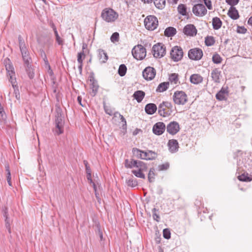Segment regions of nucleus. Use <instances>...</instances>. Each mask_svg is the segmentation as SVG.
<instances>
[{
    "label": "nucleus",
    "mask_w": 252,
    "mask_h": 252,
    "mask_svg": "<svg viewBox=\"0 0 252 252\" xmlns=\"http://www.w3.org/2000/svg\"><path fill=\"white\" fill-rule=\"evenodd\" d=\"M54 33L56 36V40L58 44L60 45H63V40L60 37L58 31H56L54 32Z\"/></svg>",
    "instance_id": "53"
},
{
    "label": "nucleus",
    "mask_w": 252,
    "mask_h": 252,
    "mask_svg": "<svg viewBox=\"0 0 252 252\" xmlns=\"http://www.w3.org/2000/svg\"><path fill=\"white\" fill-rule=\"evenodd\" d=\"M156 69L151 66L146 67L142 72L143 78L146 80H153L156 75Z\"/></svg>",
    "instance_id": "9"
},
{
    "label": "nucleus",
    "mask_w": 252,
    "mask_h": 252,
    "mask_svg": "<svg viewBox=\"0 0 252 252\" xmlns=\"http://www.w3.org/2000/svg\"><path fill=\"white\" fill-rule=\"evenodd\" d=\"M173 100L177 105H184L188 100V96L183 91H176L173 95Z\"/></svg>",
    "instance_id": "3"
},
{
    "label": "nucleus",
    "mask_w": 252,
    "mask_h": 252,
    "mask_svg": "<svg viewBox=\"0 0 252 252\" xmlns=\"http://www.w3.org/2000/svg\"><path fill=\"white\" fill-rule=\"evenodd\" d=\"M111 40L112 42L118 41L119 39V34L118 32H114L111 36Z\"/></svg>",
    "instance_id": "54"
},
{
    "label": "nucleus",
    "mask_w": 252,
    "mask_h": 252,
    "mask_svg": "<svg viewBox=\"0 0 252 252\" xmlns=\"http://www.w3.org/2000/svg\"><path fill=\"white\" fill-rule=\"evenodd\" d=\"M4 220H5V227L7 228V229L8 230L9 233H11V228H10V224H11V220H10V218L8 217V218H5Z\"/></svg>",
    "instance_id": "52"
},
{
    "label": "nucleus",
    "mask_w": 252,
    "mask_h": 252,
    "mask_svg": "<svg viewBox=\"0 0 252 252\" xmlns=\"http://www.w3.org/2000/svg\"><path fill=\"white\" fill-rule=\"evenodd\" d=\"M212 61L215 63L219 64L222 62V58L218 54H215L212 57Z\"/></svg>",
    "instance_id": "44"
},
{
    "label": "nucleus",
    "mask_w": 252,
    "mask_h": 252,
    "mask_svg": "<svg viewBox=\"0 0 252 252\" xmlns=\"http://www.w3.org/2000/svg\"><path fill=\"white\" fill-rule=\"evenodd\" d=\"M183 32L188 36H193L196 35L197 30L193 25L188 24L184 28Z\"/></svg>",
    "instance_id": "12"
},
{
    "label": "nucleus",
    "mask_w": 252,
    "mask_h": 252,
    "mask_svg": "<svg viewBox=\"0 0 252 252\" xmlns=\"http://www.w3.org/2000/svg\"><path fill=\"white\" fill-rule=\"evenodd\" d=\"M168 146L171 153H175L179 148L178 142L176 139L169 140L168 142Z\"/></svg>",
    "instance_id": "16"
},
{
    "label": "nucleus",
    "mask_w": 252,
    "mask_h": 252,
    "mask_svg": "<svg viewBox=\"0 0 252 252\" xmlns=\"http://www.w3.org/2000/svg\"><path fill=\"white\" fill-rule=\"evenodd\" d=\"M98 58L101 63H105L108 59L107 53L101 49L97 50Z\"/></svg>",
    "instance_id": "23"
},
{
    "label": "nucleus",
    "mask_w": 252,
    "mask_h": 252,
    "mask_svg": "<svg viewBox=\"0 0 252 252\" xmlns=\"http://www.w3.org/2000/svg\"><path fill=\"white\" fill-rule=\"evenodd\" d=\"M13 89H14V94L15 95V97L16 98V99L17 100H20V93H19V91L18 89V86H16L15 88H13Z\"/></svg>",
    "instance_id": "59"
},
{
    "label": "nucleus",
    "mask_w": 252,
    "mask_h": 252,
    "mask_svg": "<svg viewBox=\"0 0 252 252\" xmlns=\"http://www.w3.org/2000/svg\"><path fill=\"white\" fill-rule=\"evenodd\" d=\"M177 32L176 29L174 27H169L167 28L164 31V35L167 37H172L176 34Z\"/></svg>",
    "instance_id": "29"
},
{
    "label": "nucleus",
    "mask_w": 252,
    "mask_h": 252,
    "mask_svg": "<svg viewBox=\"0 0 252 252\" xmlns=\"http://www.w3.org/2000/svg\"><path fill=\"white\" fill-rule=\"evenodd\" d=\"M7 76L9 77V81L11 83L12 87L15 88L16 86H17V83L15 77V73L13 74H7Z\"/></svg>",
    "instance_id": "37"
},
{
    "label": "nucleus",
    "mask_w": 252,
    "mask_h": 252,
    "mask_svg": "<svg viewBox=\"0 0 252 252\" xmlns=\"http://www.w3.org/2000/svg\"><path fill=\"white\" fill-rule=\"evenodd\" d=\"M85 57V55L83 51L78 53L77 62L79 63H83V59Z\"/></svg>",
    "instance_id": "49"
},
{
    "label": "nucleus",
    "mask_w": 252,
    "mask_h": 252,
    "mask_svg": "<svg viewBox=\"0 0 252 252\" xmlns=\"http://www.w3.org/2000/svg\"><path fill=\"white\" fill-rule=\"evenodd\" d=\"M238 179L240 181L249 182L252 181V175H249L248 173H244L239 175Z\"/></svg>",
    "instance_id": "28"
},
{
    "label": "nucleus",
    "mask_w": 252,
    "mask_h": 252,
    "mask_svg": "<svg viewBox=\"0 0 252 252\" xmlns=\"http://www.w3.org/2000/svg\"><path fill=\"white\" fill-rule=\"evenodd\" d=\"M169 167V163L166 162L165 163L160 164L158 166V169L159 171L166 170Z\"/></svg>",
    "instance_id": "51"
},
{
    "label": "nucleus",
    "mask_w": 252,
    "mask_h": 252,
    "mask_svg": "<svg viewBox=\"0 0 252 252\" xmlns=\"http://www.w3.org/2000/svg\"><path fill=\"white\" fill-rule=\"evenodd\" d=\"M227 15L233 20H237L239 18L238 11L236 7L231 6L228 11Z\"/></svg>",
    "instance_id": "20"
},
{
    "label": "nucleus",
    "mask_w": 252,
    "mask_h": 252,
    "mask_svg": "<svg viewBox=\"0 0 252 252\" xmlns=\"http://www.w3.org/2000/svg\"><path fill=\"white\" fill-rule=\"evenodd\" d=\"M207 12V9L203 4L198 3L192 7V12L196 16L202 17L206 14Z\"/></svg>",
    "instance_id": "7"
},
{
    "label": "nucleus",
    "mask_w": 252,
    "mask_h": 252,
    "mask_svg": "<svg viewBox=\"0 0 252 252\" xmlns=\"http://www.w3.org/2000/svg\"><path fill=\"white\" fill-rule=\"evenodd\" d=\"M169 80L171 83H173L174 84H177L179 80L178 74L176 73L171 74L169 76Z\"/></svg>",
    "instance_id": "40"
},
{
    "label": "nucleus",
    "mask_w": 252,
    "mask_h": 252,
    "mask_svg": "<svg viewBox=\"0 0 252 252\" xmlns=\"http://www.w3.org/2000/svg\"><path fill=\"white\" fill-rule=\"evenodd\" d=\"M228 88H224L222 87L221 90L216 94V97L219 100H223L226 99V96L228 95Z\"/></svg>",
    "instance_id": "19"
},
{
    "label": "nucleus",
    "mask_w": 252,
    "mask_h": 252,
    "mask_svg": "<svg viewBox=\"0 0 252 252\" xmlns=\"http://www.w3.org/2000/svg\"><path fill=\"white\" fill-rule=\"evenodd\" d=\"M190 81L194 84H198L203 81V77L199 74H193L190 76Z\"/></svg>",
    "instance_id": "24"
},
{
    "label": "nucleus",
    "mask_w": 252,
    "mask_h": 252,
    "mask_svg": "<svg viewBox=\"0 0 252 252\" xmlns=\"http://www.w3.org/2000/svg\"><path fill=\"white\" fill-rule=\"evenodd\" d=\"M18 41L20 50L27 48L26 46L25 41L21 35H19L18 36Z\"/></svg>",
    "instance_id": "46"
},
{
    "label": "nucleus",
    "mask_w": 252,
    "mask_h": 252,
    "mask_svg": "<svg viewBox=\"0 0 252 252\" xmlns=\"http://www.w3.org/2000/svg\"><path fill=\"white\" fill-rule=\"evenodd\" d=\"M118 13L110 8L104 9L101 14L102 19L108 23L115 21L118 19Z\"/></svg>",
    "instance_id": "1"
},
{
    "label": "nucleus",
    "mask_w": 252,
    "mask_h": 252,
    "mask_svg": "<svg viewBox=\"0 0 252 252\" xmlns=\"http://www.w3.org/2000/svg\"><path fill=\"white\" fill-rule=\"evenodd\" d=\"M247 31V30L244 26H238L237 29V32L239 33H245Z\"/></svg>",
    "instance_id": "56"
},
{
    "label": "nucleus",
    "mask_w": 252,
    "mask_h": 252,
    "mask_svg": "<svg viewBox=\"0 0 252 252\" xmlns=\"http://www.w3.org/2000/svg\"><path fill=\"white\" fill-rule=\"evenodd\" d=\"M162 103H163V105L166 107L167 110H172L173 106L171 102L168 101H163Z\"/></svg>",
    "instance_id": "57"
},
{
    "label": "nucleus",
    "mask_w": 252,
    "mask_h": 252,
    "mask_svg": "<svg viewBox=\"0 0 252 252\" xmlns=\"http://www.w3.org/2000/svg\"><path fill=\"white\" fill-rule=\"evenodd\" d=\"M24 66L29 77L31 79H33L34 77V69L33 68L32 65L31 64V63L24 64Z\"/></svg>",
    "instance_id": "18"
},
{
    "label": "nucleus",
    "mask_w": 252,
    "mask_h": 252,
    "mask_svg": "<svg viewBox=\"0 0 252 252\" xmlns=\"http://www.w3.org/2000/svg\"><path fill=\"white\" fill-rule=\"evenodd\" d=\"M87 179H88V181H90V183H92L93 182L92 179V175L90 173H89V174H87Z\"/></svg>",
    "instance_id": "64"
},
{
    "label": "nucleus",
    "mask_w": 252,
    "mask_h": 252,
    "mask_svg": "<svg viewBox=\"0 0 252 252\" xmlns=\"http://www.w3.org/2000/svg\"><path fill=\"white\" fill-rule=\"evenodd\" d=\"M183 56V51L180 46H175L172 48L170 51V57L174 62L180 61Z\"/></svg>",
    "instance_id": "6"
},
{
    "label": "nucleus",
    "mask_w": 252,
    "mask_h": 252,
    "mask_svg": "<svg viewBox=\"0 0 252 252\" xmlns=\"http://www.w3.org/2000/svg\"><path fill=\"white\" fill-rule=\"evenodd\" d=\"M3 64L5 67L7 75L9 74H15V72L13 65L9 58H6L3 60Z\"/></svg>",
    "instance_id": "13"
},
{
    "label": "nucleus",
    "mask_w": 252,
    "mask_h": 252,
    "mask_svg": "<svg viewBox=\"0 0 252 252\" xmlns=\"http://www.w3.org/2000/svg\"><path fill=\"white\" fill-rule=\"evenodd\" d=\"M134 161H136V160L131 159V161H129L128 159H126L125 160V167L127 168H132L135 167L136 165L134 164Z\"/></svg>",
    "instance_id": "41"
},
{
    "label": "nucleus",
    "mask_w": 252,
    "mask_h": 252,
    "mask_svg": "<svg viewBox=\"0 0 252 252\" xmlns=\"http://www.w3.org/2000/svg\"><path fill=\"white\" fill-rule=\"evenodd\" d=\"M119 117L120 118V120H121V122L123 123V124H122V127L123 129H125V128H126V121L125 119V118L124 117V116L120 114H119Z\"/></svg>",
    "instance_id": "58"
},
{
    "label": "nucleus",
    "mask_w": 252,
    "mask_h": 252,
    "mask_svg": "<svg viewBox=\"0 0 252 252\" xmlns=\"http://www.w3.org/2000/svg\"><path fill=\"white\" fill-rule=\"evenodd\" d=\"M143 171L144 170H141L138 169V170H132L131 172L132 174H133L136 177L142 179H145V176L142 173Z\"/></svg>",
    "instance_id": "43"
},
{
    "label": "nucleus",
    "mask_w": 252,
    "mask_h": 252,
    "mask_svg": "<svg viewBox=\"0 0 252 252\" xmlns=\"http://www.w3.org/2000/svg\"><path fill=\"white\" fill-rule=\"evenodd\" d=\"M158 112L160 116L163 117L169 116L171 115L172 110H167L166 107L163 105L162 103H161L158 107Z\"/></svg>",
    "instance_id": "14"
},
{
    "label": "nucleus",
    "mask_w": 252,
    "mask_h": 252,
    "mask_svg": "<svg viewBox=\"0 0 252 252\" xmlns=\"http://www.w3.org/2000/svg\"><path fill=\"white\" fill-rule=\"evenodd\" d=\"M163 236L166 239H169L171 237V232L168 228L164 229L163 230Z\"/></svg>",
    "instance_id": "50"
},
{
    "label": "nucleus",
    "mask_w": 252,
    "mask_h": 252,
    "mask_svg": "<svg viewBox=\"0 0 252 252\" xmlns=\"http://www.w3.org/2000/svg\"><path fill=\"white\" fill-rule=\"evenodd\" d=\"M145 95V93L143 91H137L133 94V97L138 102L140 103L142 101Z\"/></svg>",
    "instance_id": "25"
},
{
    "label": "nucleus",
    "mask_w": 252,
    "mask_h": 252,
    "mask_svg": "<svg viewBox=\"0 0 252 252\" xmlns=\"http://www.w3.org/2000/svg\"><path fill=\"white\" fill-rule=\"evenodd\" d=\"M131 53L134 58L136 60H142L146 56V49L140 44L134 46L132 49Z\"/></svg>",
    "instance_id": "2"
},
{
    "label": "nucleus",
    "mask_w": 252,
    "mask_h": 252,
    "mask_svg": "<svg viewBox=\"0 0 252 252\" xmlns=\"http://www.w3.org/2000/svg\"><path fill=\"white\" fill-rule=\"evenodd\" d=\"M166 128L165 125L163 122H158L153 127V133L157 135H160L163 133Z\"/></svg>",
    "instance_id": "10"
},
{
    "label": "nucleus",
    "mask_w": 252,
    "mask_h": 252,
    "mask_svg": "<svg viewBox=\"0 0 252 252\" xmlns=\"http://www.w3.org/2000/svg\"><path fill=\"white\" fill-rule=\"evenodd\" d=\"M158 211V209H157L156 208H154L152 209V213H153V219L157 221V222L159 221L160 220V217L157 214V212Z\"/></svg>",
    "instance_id": "47"
},
{
    "label": "nucleus",
    "mask_w": 252,
    "mask_h": 252,
    "mask_svg": "<svg viewBox=\"0 0 252 252\" xmlns=\"http://www.w3.org/2000/svg\"><path fill=\"white\" fill-rule=\"evenodd\" d=\"M177 10L179 13L183 16H187L188 15L187 7L184 4H180L178 6Z\"/></svg>",
    "instance_id": "30"
},
{
    "label": "nucleus",
    "mask_w": 252,
    "mask_h": 252,
    "mask_svg": "<svg viewBox=\"0 0 252 252\" xmlns=\"http://www.w3.org/2000/svg\"><path fill=\"white\" fill-rule=\"evenodd\" d=\"M189 58L192 60L198 61L203 56L202 50L200 48L190 49L188 53Z\"/></svg>",
    "instance_id": "8"
},
{
    "label": "nucleus",
    "mask_w": 252,
    "mask_h": 252,
    "mask_svg": "<svg viewBox=\"0 0 252 252\" xmlns=\"http://www.w3.org/2000/svg\"><path fill=\"white\" fill-rule=\"evenodd\" d=\"M62 117H63V115L62 109L60 107H57L55 110V119Z\"/></svg>",
    "instance_id": "48"
},
{
    "label": "nucleus",
    "mask_w": 252,
    "mask_h": 252,
    "mask_svg": "<svg viewBox=\"0 0 252 252\" xmlns=\"http://www.w3.org/2000/svg\"><path fill=\"white\" fill-rule=\"evenodd\" d=\"M126 184L128 186L131 187H135L138 185L136 179H134L133 177L126 180Z\"/></svg>",
    "instance_id": "39"
},
{
    "label": "nucleus",
    "mask_w": 252,
    "mask_h": 252,
    "mask_svg": "<svg viewBox=\"0 0 252 252\" xmlns=\"http://www.w3.org/2000/svg\"><path fill=\"white\" fill-rule=\"evenodd\" d=\"M90 81L91 82V88L92 89V95L95 96L98 92L99 86L97 81L94 79L93 76H90Z\"/></svg>",
    "instance_id": "15"
},
{
    "label": "nucleus",
    "mask_w": 252,
    "mask_h": 252,
    "mask_svg": "<svg viewBox=\"0 0 252 252\" xmlns=\"http://www.w3.org/2000/svg\"><path fill=\"white\" fill-rule=\"evenodd\" d=\"M143 157L146 158V160H153L156 158L157 154L154 151L148 150L147 152L144 151Z\"/></svg>",
    "instance_id": "26"
},
{
    "label": "nucleus",
    "mask_w": 252,
    "mask_h": 252,
    "mask_svg": "<svg viewBox=\"0 0 252 252\" xmlns=\"http://www.w3.org/2000/svg\"><path fill=\"white\" fill-rule=\"evenodd\" d=\"M143 151L140 150L136 148H133L132 149V153L133 155L139 158H142L141 153H143Z\"/></svg>",
    "instance_id": "45"
},
{
    "label": "nucleus",
    "mask_w": 252,
    "mask_h": 252,
    "mask_svg": "<svg viewBox=\"0 0 252 252\" xmlns=\"http://www.w3.org/2000/svg\"><path fill=\"white\" fill-rule=\"evenodd\" d=\"M158 20L154 15H149L144 20V25L145 28L150 31H153L156 29L158 25Z\"/></svg>",
    "instance_id": "4"
},
{
    "label": "nucleus",
    "mask_w": 252,
    "mask_h": 252,
    "mask_svg": "<svg viewBox=\"0 0 252 252\" xmlns=\"http://www.w3.org/2000/svg\"><path fill=\"white\" fill-rule=\"evenodd\" d=\"M205 4L207 6V7L210 9H212V2L210 0H203Z\"/></svg>",
    "instance_id": "61"
},
{
    "label": "nucleus",
    "mask_w": 252,
    "mask_h": 252,
    "mask_svg": "<svg viewBox=\"0 0 252 252\" xmlns=\"http://www.w3.org/2000/svg\"><path fill=\"white\" fill-rule=\"evenodd\" d=\"M222 24V21L219 17H215L213 18L212 26L214 30H218L220 29L221 28Z\"/></svg>",
    "instance_id": "27"
},
{
    "label": "nucleus",
    "mask_w": 252,
    "mask_h": 252,
    "mask_svg": "<svg viewBox=\"0 0 252 252\" xmlns=\"http://www.w3.org/2000/svg\"><path fill=\"white\" fill-rule=\"evenodd\" d=\"M64 124H60L58 123H55V128L54 129V131L55 134L57 135H60L62 134L63 132Z\"/></svg>",
    "instance_id": "31"
},
{
    "label": "nucleus",
    "mask_w": 252,
    "mask_h": 252,
    "mask_svg": "<svg viewBox=\"0 0 252 252\" xmlns=\"http://www.w3.org/2000/svg\"><path fill=\"white\" fill-rule=\"evenodd\" d=\"M6 180H7V183H8L9 186H12V182H11V177L10 171L6 172Z\"/></svg>",
    "instance_id": "60"
},
{
    "label": "nucleus",
    "mask_w": 252,
    "mask_h": 252,
    "mask_svg": "<svg viewBox=\"0 0 252 252\" xmlns=\"http://www.w3.org/2000/svg\"><path fill=\"white\" fill-rule=\"evenodd\" d=\"M127 70L126 66L124 64H122L119 66L118 69V74L120 76H124L126 75Z\"/></svg>",
    "instance_id": "38"
},
{
    "label": "nucleus",
    "mask_w": 252,
    "mask_h": 252,
    "mask_svg": "<svg viewBox=\"0 0 252 252\" xmlns=\"http://www.w3.org/2000/svg\"><path fill=\"white\" fill-rule=\"evenodd\" d=\"M157 110V107L154 103H148L145 107L146 113L149 115L154 114Z\"/></svg>",
    "instance_id": "21"
},
{
    "label": "nucleus",
    "mask_w": 252,
    "mask_h": 252,
    "mask_svg": "<svg viewBox=\"0 0 252 252\" xmlns=\"http://www.w3.org/2000/svg\"><path fill=\"white\" fill-rule=\"evenodd\" d=\"M155 6L158 9H163L166 4V0H154Z\"/></svg>",
    "instance_id": "35"
},
{
    "label": "nucleus",
    "mask_w": 252,
    "mask_h": 252,
    "mask_svg": "<svg viewBox=\"0 0 252 252\" xmlns=\"http://www.w3.org/2000/svg\"><path fill=\"white\" fill-rule=\"evenodd\" d=\"M205 45L207 46H211L213 45L215 43V40L212 36H207L205 37Z\"/></svg>",
    "instance_id": "36"
},
{
    "label": "nucleus",
    "mask_w": 252,
    "mask_h": 252,
    "mask_svg": "<svg viewBox=\"0 0 252 252\" xmlns=\"http://www.w3.org/2000/svg\"><path fill=\"white\" fill-rule=\"evenodd\" d=\"M104 110L106 114L110 116L113 115V112L111 108L104 106Z\"/></svg>",
    "instance_id": "63"
},
{
    "label": "nucleus",
    "mask_w": 252,
    "mask_h": 252,
    "mask_svg": "<svg viewBox=\"0 0 252 252\" xmlns=\"http://www.w3.org/2000/svg\"><path fill=\"white\" fill-rule=\"evenodd\" d=\"M169 85V82L161 83L159 84L156 91L158 92H163L165 91L168 88Z\"/></svg>",
    "instance_id": "33"
},
{
    "label": "nucleus",
    "mask_w": 252,
    "mask_h": 252,
    "mask_svg": "<svg viewBox=\"0 0 252 252\" xmlns=\"http://www.w3.org/2000/svg\"><path fill=\"white\" fill-rule=\"evenodd\" d=\"M20 51L24 62V64L31 63L32 58L30 56V53L28 49V48L21 49Z\"/></svg>",
    "instance_id": "17"
},
{
    "label": "nucleus",
    "mask_w": 252,
    "mask_h": 252,
    "mask_svg": "<svg viewBox=\"0 0 252 252\" xmlns=\"http://www.w3.org/2000/svg\"><path fill=\"white\" fill-rule=\"evenodd\" d=\"M134 164L136 165L135 167L138 168L139 170L145 171L147 169L146 164L142 161L136 160Z\"/></svg>",
    "instance_id": "34"
},
{
    "label": "nucleus",
    "mask_w": 252,
    "mask_h": 252,
    "mask_svg": "<svg viewBox=\"0 0 252 252\" xmlns=\"http://www.w3.org/2000/svg\"><path fill=\"white\" fill-rule=\"evenodd\" d=\"M94 226L95 227V233L98 234L100 240L102 241L103 239V233L100 229V225L99 222L97 220L94 221Z\"/></svg>",
    "instance_id": "32"
},
{
    "label": "nucleus",
    "mask_w": 252,
    "mask_h": 252,
    "mask_svg": "<svg viewBox=\"0 0 252 252\" xmlns=\"http://www.w3.org/2000/svg\"><path fill=\"white\" fill-rule=\"evenodd\" d=\"M240 0H225L226 2L231 5V6H234L237 5L239 2Z\"/></svg>",
    "instance_id": "55"
},
{
    "label": "nucleus",
    "mask_w": 252,
    "mask_h": 252,
    "mask_svg": "<svg viewBox=\"0 0 252 252\" xmlns=\"http://www.w3.org/2000/svg\"><path fill=\"white\" fill-rule=\"evenodd\" d=\"M167 131L171 135L176 134L180 130V126L177 122H170L166 127Z\"/></svg>",
    "instance_id": "11"
},
{
    "label": "nucleus",
    "mask_w": 252,
    "mask_h": 252,
    "mask_svg": "<svg viewBox=\"0 0 252 252\" xmlns=\"http://www.w3.org/2000/svg\"><path fill=\"white\" fill-rule=\"evenodd\" d=\"M152 53L154 57L157 58H160L166 54V48L164 44L158 43L154 45L152 48Z\"/></svg>",
    "instance_id": "5"
},
{
    "label": "nucleus",
    "mask_w": 252,
    "mask_h": 252,
    "mask_svg": "<svg viewBox=\"0 0 252 252\" xmlns=\"http://www.w3.org/2000/svg\"><path fill=\"white\" fill-rule=\"evenodd\" d=\"M155 169L154 168H151L148 176V179L149 182H153L155 180Z\"/></svg>",
    "instance_id": "42"
},
{
    "label": "nucleus",
    "mask_w": 252,
    "mask_h": 252,
    "mask_svg": "<svg viewBox=\"0 0 252 252\" xmlns=\"http://www.w3.org/2000/svg\"><path fill=\"white\" fill-rule=\"evenodd\" d=\"M221 71L218 68H215L211 72V77L215 83H220Z\"/></svg>",
    "instance_id": "22"
},
{
    "label": "nucleus",
    "mask_w": 252,
    "mask_h": 252,
    "mask_svg": "<svg viewBox=\"0 0 252 252\" xmlns=\"http://www.w3.org/2000/svg\"><path fill=\"white\" fill-rule=\"evenodd\" d=\"M55 123L60 124H64V117L62 118H56L55 120Z\"/></svg>",
    "instance_id": "62"
}]
</instances>
